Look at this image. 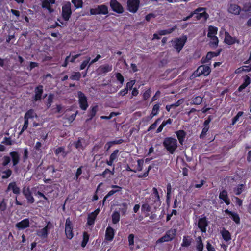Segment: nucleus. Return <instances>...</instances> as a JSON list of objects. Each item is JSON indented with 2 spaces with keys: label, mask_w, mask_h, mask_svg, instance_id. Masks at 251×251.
I'll return each instance as SVG.
<instances>
[{
  "label": "nucleus",
  "mask_w": 251,
  "mask_h": 251,
  "mask_svg": "<svg viewBox=\"0 0 251 251\" xmlns=\"http://www.w3.org/2000/svg\"><path fill=\"white\" fill-rule=\"evenodd\" d=\"M163 145L170 154H173L177 149V141L172 137H166L164 139Z\"/></svg>",
  "instance_id": "obj_1"
},
{
  "label": "nucleus",
  "mask_w": 251,
  "mask_h": 251,
  "mask_svg": "<svg viewBox=\"0 0 251 251\" xmlns=\"http://www.w3.org/2000/svg\"><path fill=\"white\" fill-rule=\"evenodd\" d=\"M153 193L150 197L146 199L147 202H151V204L153 206L155 209L158 207L161 204V201L157 189L154 187L152 188Z\"/></svg>",
  "instance_id": "obj_2"
},
{
  "label": "nucleus",
  "mask_w": 251,
  "mask_h": 251,
  "mask_svg": "<svg viewBox=\"0 0 251 251\" xmlns=\"http://www.w3.org/2000/svg\"><path fill=\"white\" fill-rule=\"evenodd\" d=\"M187 40V37L183 36L181 38H176L172 41L174 47L176 50L178 52H179L183 46H184Z\"/></svg>",
  "instance_id": "obj_3"
},
{
  "label": "nucleus",
  "mask_w": 251,
  "mask_h": 251,
  "mask_svg": "<svg viewBox=\"0 0 251 251\" xmlns=\"http://www.w3.org/2000/svg\"><path fill=\"white\" fill-rule=\"evenodd\" d=\"M90 12L91 15L107 14L108 13V7L105 5H98L94 8H91Z\"/></svg>",
  "instance_id": "obj_4"
},
{
  "label": "nucleus",
  "mask_w": 251,
  "mask_h": 251,
  "mask_svg": "<svg viewBox=\"0 0 251 251\" xmlns=\"http://www.w3.org/2000/svg\"><path fill=\"white\" fill-rule=\"evenodd\" d=\"M176 234V230L175 229H171L166 232V234L161 238H160L158 241L160 242H168L172 240Z\"/></svg>",
  "instance_id": "obj_5"
},
{
  "label": "nucleus",
  "mask_w": 251,
  "mask_h": 251,
  "mask_svg": "<svg viewBox=\"0 0 251 251\" xmlns=\"http://www.w3.org/2000/svg\"><path fill=\"white\" fill-rule=\"evenodd\" d=\"M77 94L80 107L81 109L86 110L88 107L87 97L81 91H78Z\"/></svg>",
  "instance_id": "obj_6"
},
{
  "label": "nucleus",
  "mask_w": 251,
  "mask_h": 251,
  "mask_svg": "<svg viewBox=\"0 0 251 251\" xmlns=\"http://www.w3.org/2000/svg\"><path fill=\"white\" fill-rule=\"evenodd\" d=\"M62 17L65 21L69 20L70 16L72 14L71 8V3L70 2H67L65 4L62 6Z\"/></svg>",
  "instance_id": "obj_7"
},
{
  "label": "nucleus",
  "mask_w": 251,
  "mask_h": 251,
  "mask_svg": "<svg viewBox=\"0 0 251 251\" xmlns=\"http://www.w3.org/2000/svg\"><path fill=\"white\" fill-rule=\"evenodd\" d=\"M211 72L210 68L208 66L201 65L198 67L195 72V75L199 76L203 75L205 76L208 75Z\"/></svg>",
  "instance_id": "obj_8"
},
{
  "label": "nucleus",
  "mask_w": 251,
  "mask_h": 251,
  "mask_svg": "<svg viewBox=\"0 0 251 251\" xmlns=\"http://www.w3.org/2000/svg\"><path fill=\"white\" fill-rule=\"evenodd\" d=\"M139 0H128L127 2L128 10L132 13L137 12L139 8Z\"/></svg>",
  "instance_id": "obj_9"
},
{
  "label": "nucleus",
  "mask_w": 251,
  "mask_h": 251,
  "mask_svg": "<svg viewBox=\"0 0 251 251\" xmlns=\"http://www.w3.org/2000/svg\"><path fill=\"white\" fill-rule=\"evenodd\" d=\"M65 231L67 238L69 239H71L74 235L72 232L71 221L69 218H67L66 220Z\"/></svg>",
  "instance_id": "obj_10"
},
{
  "label": "nucleus",
  "mask_w": 251,
  "mask_h": 251,
  "mask_svg": "<svg viewBox=\"0 0 251 251\" xmlns=\"http://www.w3.org/2000/svg\"><path fill=\"white\" fill-rule=\"evenodd\" d=\"M110 6L114 12L118 13H122L124 11L123 8L121 4L116 0H111Z\"/></svg>",
  "instance_id": "obj_11"
},
{
  "label": "nucleus",
  "mask_w": 251,
  "mask_h": 251,
  "mask_svg": "<svg viewBox=\"0 0 251 251\" xmlns=\"http://www.w3.org/2000/svg\"><path fill=\"white\" fill-rule=\"evenodd\" d=\"M208 225V222L205 217L200 218L198 222V226L203 233L206 231V227Z\"/></svg>",
  "instance_id": "obj_12"
},
{
  "label": "nucleus",
  "mask_w": 251,
  "mask_h": 251,
  "mask_svg": "<svg viewBox=\"0 0 251 251\" xmlns=\"http://www.w3.org/2000/svg\"><path fill=\"white\" fill-rule=\"evenodd\" d=\"M51 225L49 222L47 225L43 228L38 230L37 231V234L38 236L43 238H45L47 237L48 234V230L51 228Z\"/></svg>",
  "instance_id": "obj_13"
},
{
  "label": "nucleus",
  "mask_w": 251,
  "mask_h": 251,
  "mask_svg": "<svg viewBox=\"0 0 251 251\" xmlns=\"http://www.w3.org/2000/svg\"><path fill=\"white\" fill-rule=\"evenodd\" d=\"M23 193L26 198L28 202L33 203L34 202V199L32 196L29 188L24 187L23 189Z\"/></svg>",
  "instance_id": "obj_14"
},
{
  "label": "nucleus",
  "mask_w": 251,
  "mask_h": 251,
  "mask_svg": "<svg viewBox=\"0 0 251 251\" xmlns=\"http://www.w3.org/2000/svg\"><path fill=\"white\" fill-rule=\"evenodd\" d=\"M35 96L34 100L38 101L41 99V96L43 93V86L42 85H39L35 89Z\"/></svg>",
  "instance_id": "obj_15"
},
{
  "label": "nucleus",
  "mask_w": 251,
  "mask_h": 251,
  "mask_svg": "<svg viewBox=\"0 0 251 251\" xmlns=\"http://www.w3.org/2000/svg\"><path fill=\"white\" fill-rule=\"evenodd\" d=\"M221 49L219 50L218 52H209L207 53L205 58L201 59L202 63H206L211 59L213 57L217 56L220 54Z\"/></svg>",
  "instance_id": "obj_16"
},
{
  "label": "nucleus",
  "mask_w": 251,
  "mask_h": 251,
  "mask_svg": "<svg viewBox=\"0 0 251 251\" xmlns=\"http://www.w3.org/2000/svg\"><path fill=\"white\" fill-rule=\"evenodd\" d=\"M118 153L119 150L118 149L114 151L111 154L109 157V160H107L106 163L109 166H112L113 164V162L118 157Z\"/></svg>",
  "instance_id": "obj_17"
},
{
  "label": "nucleus",
  "mask_w": 251,
  "mask_h": 251,
  "mask_svg": "<svg viewBox=\"0 0 251 251\" xmlns=\"http://www.w3.org/2000/svg\"><path fill=\"white\" fill-rule=\"evenodd\" d=\"M29 226V221L28 219H25L16 224V227L19 229H25Z\"/></svg>",
  "instance_id": "obj_18"
},
{
  "label": "nucleus",
  "mask_w": 251,
  "mask_h": 251,
  "mask_svg": "<svg viewBox=\"0 0 251 251\" xmlns=\"http://www.w3.org/2000/svg\"><path fill=\"white\" fill-rule=\"evenodd\" d=\"M240 11V7L235 4H231L228 8L229 12L235 15H239Z\"/></svg>",
  "instance_id": "obj_19"
},
{
  "label": "nucleus",
  "mask_w": 251,
  "mask_h": 251,
  "mask_svg": "<svg viewBox=\"0 0 251 251\" xmlns=\"http://www.w3.org/2000/svg\"><path fill=\"white\" fill-rule=\"evenodd\" d=\"M225 212L229 214L232 220L237 224H239L240 223V219L237 213L231 212L228 209H226Z\"/></svg>",
  "instance_id": "obj_20"
},
{
  "label": "nucleus",
  "mask_w": 251,
  "mask_h": 251,
  "mask_svg": "<svg viewBox=\"0 0 251 251\" xmlns=\"http://www.w3.org/2000/svg\"><path fill=\"white\" fill-rule=\"evenodd\" d=\"M114 236V229L110 226H108L105 233V239L107 241H111L113 239Z\"/></svg>",
  "instance_id": "obj_21"
},
{
  "label": "nucleus",
  "mask_w": 251,
  "mask_h": 251,
  "mask_svg": "<svg viewBox=\"0 0 251 251\" xmlns=\"http://www.w3.org/2000/svg\"><path fill=\"white\" fill-rule=\"evenodd\" d=\"M176 133L179 140V142L180 144L183 145L185 136L186 135V132L184 130H180L176 131Z\"/></svg>",
  "instance_id": "obj_22"
},
{
  "label": "nucleus",
  "mask_w": 251,
  "mask_h": 251,
  "mask_svg": "<svg viewBox=\"0 0 251 251\" xmlns=\"http://www.w3.org/2000/svg\"><path fill=\"white\" fill-rule=\"evenodd\" d=\"M219 197L220 199L223 200L227 205L230 204V200L228 197L227 192L226 190H223L220 193Z\"/></svg>",
  "instance_id": "obj_23"
},
{
  "label": "nucleus",
  "mask_w": 251,
  "mask_h": 251,
  "mask_svg": "<svg viewBox=\"0 0 251 251\" xmlns=\"http://www.w3.org/2000/svg\"><path fill=\"white\" fill-rule=\"evenodd\" d=\"M10 155L12 158L13 165H16L19 161V155L18 152L16 151L11 152L10 153Z\"/></svg>",
  "instance_id": "obj_24"
},
{
  "label": "nucleus",
  "mask_w": 251,
  "mask_h": 251,
  "mask_svg": "<svg viewBox=\"0 0 251 251\" xmlns=\"http://www.w3.org/2000/svg\"><path fill=\"white\" fill-rule=\"evenodd\" d=\"M12 190L14 194H19L20 193V189L16 185L15 182H12L9 184L7 191Z\"/></svg>",
  "instance_id": "obj_25"
},
{
  "label": "nucleus",
  "mask_w": 251,
  "mask_h": 251,
  "mask_svg": "<svg viewBox=\"0 0 251 251\" xmlns=\"http://www.w3.org/2000/svg\"><path fill=\"white\" fill-rule=\"evenodd\" d=\"M113 188H117V190H112L110 191L108 194L104 197V201H105L110 196L113 195L114 194H115L116 192H119L121 189L122 188L118 185H112L111 186Z\"/></svg>",
  "instance_id": "obj_26"
},
{
  "label": "nucleus",
  "mask_w": 251,
  "mask_h": 251,
  "mask_svg": "<svg viewBox=\"0 0 251 251\" xmlns=\"http://www.w3.org/2000/svg\"><path fill=\"white\" fill-rule=\"evenodd\" d=\"M205 8L203 11H201V13L198 12L197 14H195L196 15V18L197 20H200L201 18H203L204 21L206 20L208 18V14L205 12Z\"/></svg>",
  "instance_id": "obj_27"
},
{
  "label": "nucleus",
  "mask_w": 251,
  "mask_h": 251,
  "mask_svg": "<svg viewBox=\"0 0 251 251\" xmlns=\"http://www.w3.org/2000/svg\"><path fill=\"white\" fill-rule=\"evenodd\" d=\"M112 67L111 65L106 64L105 65L101 66L99 67V70L101 73H106L112 70Z\"/></svg>",
  "instance_id": "obj_28"
},
{
  "label": "nucleus",
  "mask_w": 251,
  "mask_h": 251,
  "mask_svg": "<svg viewBox=\"0 0 251 251\" xmlns=\"http://www.w3.org/2000/svg\"><path fill=\"white\" fill-rule=\"evenodd\" d=\"M225 42L228 45H232L235 42V39L232 37L227 32H226Z\"/></svg>",
  "instance_id": "obj_29"
},
{
  "label": "nucleus",
  "mask_w": 251,
  "mask_h": 251,
  "mask_svg": "<svg viewBox=\"0 0 251 251\" xmlns=\"http://www.w3.org/2000/svg\"><path fill=\"white\" fill-rule=\"evenodd\" d=\"M217 33V28L213 26H209L208 27V32L207 36L208 37H212L215 36V35Z\"/></svg>",
  "instance_id": "obj_30"
},
{
  "label": "nucleus",
  "mask_w": 251,
  "mask_h": 251,
  "mask_svg": "<svg viewBox=\"0 0 251 251\" xmlns=\"http://www.w3.org/2000/svg\"><path fill=\"white\" fill-rule=\"evenodd\" d=\"M221 234L223 239L226 241H228L231 239L230 233L229 232L225 229H223L221 232Z\"/></svg>",
  "instance_id": "obj_31"
},
{
  "label": "nucleus",
  "mask_w": 251,
  "mask_h": 251,
  "mask_svg": "<svg viewBox=\"0 0 251 251\" xmlns=\"http://www.w3.org/2000/svg\"><path fill=\"white\" fill-rule=\"evenodd\" d=\"M34 117H37L36 114L34 112L33 110L30 109L25 114L24 119L28 120L29 119L33 118Z\"/></svg>",
  "instance_id": "obj_32"
},
{
  "label": "nucleus",
  "mask_w": 251,
  "mask_h": 251,
  "mask_svg": "<svg viewBox=\"0 0 251 251\" xmlns=\"http://www.w3.org/2000/svg\"><path fill=\"white\" fill-rule=\"evenodd\" d=\"M120 215L118 212L114 211L112 215V222L114 224L118 223L120 220Z\"/></svg>",
  "instance_id": "obj_33"
},
{
  "label": "nucleus",
  "mask_w": 251,
  "mask_h": 251,
  "mask_svg": "<svg viewBox=\"0 0 251 251\" xmlns=\"http://www.w3.org/2000/svg\"><path fill=\"white\" fill-rule=\"evenodd\" d=\"M204 10V8H198L196 9L194 11L191 12V13L186 17L183 19V21H187L190 19L191 17H192L195 14H197L198 12H201V11H203Z\"/></svg>",
  "instance_id": "obj_34"
},
{
  "label": "nucleus",
  "mask_w": 251,
  "mask_h": 251,
  "mask_svg": "<svg viewBox=\"0 0 251 251\" xmlns=\"http://www.w3.org/2000/svg\"><path fill=\"white\" fill-rule=\"evenodd\" d=\"M191 243V239L189 236H184L181 246L182 247H188L190 245Z\"/></svg>",
  "instance_id": "obj_35"
},
{
  "label": "nucleus",
  "mask_w": 251,
  "mask_h": 251,
  "mask_svg": "<svg viewBox=\"0 0 251 251\" xmlns=\"http://www.w3.org/2000/svg\"><path fill=\"white\" fill-rule=\"evenodd\" d=\"M55 153L58 155L60 153H62L63 157H65L67 153L65 152V148L63 147H59L55 150Z\"/></svg>",
  "instance_id": "obj_36"
},
{
  "label": "nucleus",
  "mask_w": 251,
  "mask_h": 251,
  "mask_svg": "<svg viewBox=\"0 0 251 251\" xmlns=\"http://www.w3.org/2000/svg\"><path fill=\"white\" fill-rule=\"evenodd\" d=\"M96 216L93 214V213H91L88 215V219H87V224L89 225H92L94 224L95 220L96 219Z\"/></svg>",
  "instance_id": "obj_37"
},
{
  "label": "nucleus",
  "mask_w": 251,
  "mask_h": 251,
  "mask_svg": "<svg viewBox=\"0 0 251 251\" xmlns=\"http://www.w3.org/2000/svg\"><path fill=\"white\" fill-rule=\"evenodd\" d=\"M2 175L1 178L2 179H6L9 178L12 174V171L8 169L6 170L2 171Z\"/></svg>",
  "instance_id": "obj_38"
},
{
  "label": "nucleus",
  "mask_w": 251,
  "mask_h": 251,
  "mask_svg": "<svg viewBox=\"0 0 251 251\" xmlns=\"http://www.w3.org/2000/svg\"><path fill=\"white\" fill-rule=\"evenodd\" d=\"M81 140L82 138H79L78 141L75 143V148L79 151L83 150L85 148V147L83 145L82 143Z\"/></svg>",
  "instance_id": "obj_39"
},
{
  "label": "nucleus",
  "mask_w": 251,
  "mask_h": 251,
  "mask_svg": "<svg viewBox=\"0 0 251 251\" xmlns=\"http://www.w3.org/2000/svg\"><path fill=\"white\" fill-rule=\"evenodd\" d=\"M54 0H43L42 5L43 8H49L50 4H54Z\"/></svg>",
  "instance_id": "obj_40"
},
{
  "label": "nucleus",
  "mask_w": 251,
  "mask_h": 251,
  "mask_svg": "<svg viewBox=\"0 0 251 251\" xmlns=\"http://www.w3.org/2000/svg\"><path fill=\"white\" fill-rule=\"evenodd\" d=\"M98 107L97 105L94 106L92 108L91 111L90 112V114L89 115V116H90V118L89 119H88L87 121L91 120L95 116V115L98 111Z\"/></svg>",
  "instance_id": "obj_41"
},
{
  "label": "nucleus",
  "mask_w": 251,
  "mask_h": 251,
  "mask_svg": "<svg viewBox=\"0 0 251 251\" xmlns=\"http://www.w3.org/2000/svg\"><path fill=\"white\" fill-rule=\"evenodd\" d=\"M202 98L200 96H197L194 98L192 100L193 104L199 105L201 103Z\"/></svg>",
  "instance_id": "obj_42"
},
{
  "label": "nucleus",
  "mask_w": 251,
  "mask_h": 251,
  "mask_svg": "<svg viewBox=\"0 0 251 251\" xmlns=\"http://www.w3.org/2000/svg\"><path fill=\"white\" fill-rule=\"evenodd\" d=\"M89 238V236L88 234L86 232H84L83 241L81 243L82 247H85L87 242H88Z\"/></svg>",
  "instance_id": "obj_43"
},
{
  "label": "nucleus",
  "mask_w": 251,
  "mask_h": 251,
  "mask_svg": "<svg viewBox=\"0 0 251 251\" xmlns=\"http://www.w3.org/2000/svg\"><path fill=\"white\" fill-rule=\"evenodd\" d=\"M81 75L79 72H74L70 77L72 80H79L81 77Z\"/></svg>",
  "instance_id": "obj_44"
},
{
  "label": "nucleus",
  "mask_w": 251,
  "mask_h": 251,
  "mask_svg": "<svg viewBox=\"0 0 251 251\" xmlns=\"http://www.w3.org/2000/svg\"><path fill=\"white\" fill-rule=\"evenodd\" d=\"M198 245L197 247V249L198 250V251H202L203 249V245L202 242L201 237V236H199L198 238Z\"/></svg>",
  "instance_id": "obj_45"
},
{
  "label": "nucleus",
  "mask_w": 251,
  "mask_h": 251,
  "mask_svg": "<svg viewBox=\"0 0 251 251\" xmlns=\"http://www.w3.org/2000/svg\"><path fill=\"white\" fill-rule=\"evenodd\" d=\"M243 188V184L239 185L237 187L234 188L233 191L234 193L237 195H240L242 192Z\"/></svg>",
  "instance_id": "obj_46"
},
{
  "label": "nucleus",
  "mask_w": 251,
  "mask_h": 251,
  "mask_svg": "<svg viewBox=\"0 0 251 251\" xmlns=\"http://www.w3.org/2000/svg\"><path fill=\"white\" fill-rule=\"evenodd\" d=\"M72 2L74 4L75 6L77 8L82 7L83 2L82 0H73Z\"/></svg>",
  "instance_id": "obj_47"
},
{
  "label": "nucleus",
  "mask_w": 251,
  "mask_h": 251,
  "mask_svg": "<svg viewBox=\"0 0 251 251\" xmlns=\"http://www.w3.org/2000/svg\"><path fill=\"white\" fill-rule=\"evenodd\" d=\"M53 95L51 94H50L49 95L47 102V108H49L50 107L51 103L53 101Z\"/></svg>",
  "instance_id": "obj_48"
},
{
  "label": "nucleus",
  "mask_w": 251,
  "mask_h": 251,
  "mask_svg": "<svg viewBox=\"0 0 251 251\" xmlns=\"http://www.w3.org/2000/svg\"><path fill=\"white\" fill-rule=\"evenodd\" d=\"M149 202H146V203L143 204L141 207V210L143 211L150 212L151 209V207L149 204Z\"/></svg>",
  "instance_id": "obj_49"
},
{
  "label": "nucleus",
  "mask_w": 251,
  "mask_h": 251,
  "mask_svg": "<svg viewBox=\"0 0 251 251\" xmlns=\"http://www.w3.org/2000/svg\"><path fill=\"white\" fill-rule=\"evenodd\" d=\"M159 109V105L158 104H156L154 105L152 110V112H151V114L152 115L151 117H152L157 114Z\"/></svg>",
  "instance_id": "obj_50"
},
{
  "label": "nucleus",
  "mask_w": 251,
  "mask_h": 251,
  "mask_svg": "<svg viewBox=\"0 0 251 251\" xmlns=\"http://www.w3.org/2000/svg\"><path fill=\"white\" fill-rule=\"evenodd\" d=\"M210 44L214 47H216L218 44V39L216 36L211 37Z\"/></svg>",
  "instance_id": "obj_51"
},
{
  "label": "nucleus",
  "mask_w": 251,
  "mask_h": 251,
  "mask_svg": "<svg viewBox=\"0 0 251 251\" xmlns=\"http://www.w3.org/2000/svg\"><path fill=\"white\" fill-rule=\"evenodd\" d=\"M174 30V28H172L169 29L160 30L158 32V34L160 35H164L172 33Z\"/></svg>",
  "instance_id": "obj_52"
},
{
  "label": "nucleus",
  "mask_w": 251,
  "mask_h": 251,
  "mask_svg": "<svg viewBox=\"0 0 251 251\" xmlns=\"http://www.w3.org/2000/svg\"><path fill=\"white\" fill-rule=\"evenodd\" d=\"M243 115V112L239 111L237 114L232 119V125H234L236 122L239 120V117Z\"/></svg>",
  "instance_id": "obj_53"
},
{
  "label": "nucleus",
  "mask_w": 251,
  "mask_h": 251,
  "mask_svg": "<svg viewBox=\"0 0 251 251\" xmlns=\"http://www.w3.org/2000/svg\"><path fill=\"white\" fill-rule=\"evenodd\" d=\"M7 208V204L5 201V200L3 199L2 201H0V210L1 211H4Z\"/></svg>",
  "instance_id": "obj_54"
},
{
  "label": "nucleus",
  "mask_w": 251,
  "mask_h": 251,
  "mask_svg": "<svg viewBox=\"0 0 251 251\" xmlns=\"http://www.w3.org/2000/svg\"><path fill=\"white\" fill-rule=\"evenodd\" d=\"M3 162L2 165L3 166H6L10 162L11 159L9 156H4L2 158Z\"/></svg>",
  "instance_id": "obj_55"
},
{
  "label": "nucleus",
  "mask_w": 251,
  "mask_h": 251,
  "mask_svg": "<svg viewBox=\"0 0 251 251\" xmlns=\"http://www.w3.org/2000/svg\"><path fill=\"white\" fill-rule=\"evenodd\" d=\"M28 126V120H26V119H24V124L23 126L22 130H21L20 132L19 133L20 135L22 134V133L25 130H26Z\"/></svg>",
  "instance_id": "obj_56"
},
{
  "label": "nucleus",
  "mask_w": 251,
  "mask_h": 251,
  "mask_svg": "<svg viewBox=\"0 0 251 251\" xmlns=\"http://www.w3.org/2000/svg\"><path fill=\"white\" fill-rule=\"evenodd\" d=\"M116 77L117 80L120 81V83L122 85L124 81V78L122 75L120 73H117L116 74Z\"/></svg>",
  "instance_id": "obj_57"
},
{
  "label": "nucleus",
  "mask_w": 251,
  "mask_h": 251,
  "mask_svg": "<svg viewBox=\"0 0 251 251\" xmlns=\"http://www.w3.org/2000/svg\"><path fill=\"white\" fill-rule=\"evenodd\" d=\"M160 121V119H157L151 125L148 129V131H150L152 129H154L157 126L158 121Z\"/></svg>",
  "instance_id": "obj_58"
},
{
  "label": "nucleus",
  "mask_w": 251,
  "mask_h": 251,
  "mask_svg": "<svg viewBox=\"0 0 251 251\" xmlns=\"http://www.w3.org/2000/svg\"><path fill=\"white\" fill-rule=\"evenodd\" d=\"M208 129L209 126H205V127L202 129V132L200 135V137L201 138H203L205 136Z\"/></svg>",
  "instance_id": "obj_59"
},
{
  "label": "nucleus",
  "mask_w": 251,
  "mask_h": 251,
  "mask_svg": "<svg viewBox=\"0 0 251 251\" xmlns=\"http://www.w3.org/2000/svg\"><path fill=\"white\" fill-rule=\"evenodd\" d=\"M109 172H110V170L107 168L102 173L100 174L99 175L100 176H102L104 178H108V176L107 177V176L108 174H109Z\"/></svg>",
  "instance_id": "obj_60"
},
{
  "label": "nucleus",
  "mask_w": 251,
  "mask_h": 251,
  "mask_svg": "<svg viewBox=\"0 0 251 251\" xmlns=\"http://www.w3.org/2000/svg\"><path fill=\"white\" fill-rule=\"evenodd\" d=\"M184 100L182 99L179 100L177 102L175 103L171 104L172 108H175L179 106L183 102Z\"/></svg>",
  "instance_id": "obj_61"
},
{
  "label": "nucleus",
  "mask_w": 251,
  "mask_h": 251,
  "mask_svg": "<svg viewBox=\"0 0 251 251\" xmlns=\"http://www.w3.org/2000/svg\"><path fill=\"white\" fill-rule=\"evenodd\" d=\"M151 96V90L148 89L146 90L143 95V98L145 100H147Z\"/></svg>",
  "instance_id": "obj_62"
},
{
  "label": "nucleus",
  "mask_w": 251,
  "mask_h": 251,
  "mask_svg": "<svg viewBox=\"0 0 251 251\" xmlns=\"http://www.w3.org/2000/svg\"><path fill=\"white\" fill-rule=\"evenodd\" d=\"M90 60V57H88L87 60L84 61L80 65V69L81 70L84 69L86 67V66H87V65L88 64V63H89V61Z\"/></svg>",
  "instance_id": "obj_63"
},
{
  "label": "nucleus",
  "mask_w": 251,
  "mask_h": 251,
  "mask_svg": "<svg viewBox=\"0 0 251 251\" xmlns=\"http://www.w3.org/2000/svg\"><path fill=\"white\" fill-rule=\"evenodd\" d=\"M134 236L133 234H130L128 236V239L129 245H133L134 244Z\"/></svg>",
  "instance_id": "obj_64"
}]
</instances>
